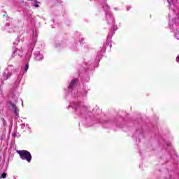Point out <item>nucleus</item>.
Returning a JSON list of instances; mask_svg holds the SVG:
<instances>
[{
  "label": "nucleus",
  "mask_w": 179,
  "mask_h": 179,
  "mask_svg": "<svg viewBox=\"0 0 179 179\" xmlns=\"http://www.w3.org/2000/svg\"><path fill=\"white\" fill-rule=\"evenodd\" d=\"M13 55H14V57L16 55H18L19 57H20V55H22V50L19 49H15V50L13 51Z\"/></svg>",
  "instance_id": "obj_5"
},
{
  "label": "nucleus",
  "mask_w": 179,
  "mask_h": 179,
  "mask_svg": "<svg viewBox=\"0 0 179 179\" xmlns=\"http://www.w3.org/2000/svg\"><path fill=\"white\" fill-rule=\"evenodd\" d=\"M43 58H44V57L43 56V55H41L40 53L36 54V61H41V59H43Z\"/></svg>",
  "instance_id": "obj_6"
},
{
  "label": "nucleus",
  "mask_w": 179,
  "mask_h": 179,
  "mask_svg": "<svg viewBox=\"0 0 179 179\" xmlns=\"http://www.w3.org/2000/svg\"><path fill=\"white\" fill-rule=\"evenodd\" d=\"M14 44H15L16 45H17L19 44V41H16L15 42H14Z\"/></svg>",
  "instance_id": "obj_9"
},
{
  "label": "nucleus",
  "mask_w": 179,
  "mask_h": 179,
  "mask_svg": "<svg viewBox=\"0 0 179 179\" xmlns=\"http://www.w3.org/2000/svg\"><path fill=\"white\" fill-rule=\"evenodd\" d=\"M13 72H15V68H13V66H9L1 78L2 80H7V79H9V77L12 76V73H13Z\"/></svg>",
  "instance_id": "obj_2"
},
{
  "label": "nucleus",
  "mask_w": 179,
  "mask_h": 179,
  "mask_svg": "<svg viewBox=\"0 0 179 179\" xmlns=\"http://www.w3.org/2000/svg\"><path fill=\"white\" fill-rule=\"evenodd\" d=\"M28 70H29V64H26L24 71H25V72H27Z\"/></svg>",
  "instance_id": "obj_8"
},
{
  "label": "nucleus",
  "mask_w": 179,
  "mask_h": 179,
  "mask_svg": "<svg viewBox=\"0 0 179 179\" xmlns=\"http://www.w3.org/2000/svg\"><path fill=\"white\" fill-rule=\"evenodd\" d=\"M35 7H36V8H38V4L35 3Z\"/></svg>",
  "instance_id": "obj_10"
},
{
  "label": "nucleus",
  "mask_w": 179,
  "mask_h": 179,
  "mask_svg": "<svg viewBox=\"0 0 179 179\" xmlns=\"http://www.w3.org/2000/svg\"><path fill=\"white\" fill-rule=\"evenodd\" d=\"M9 108H11L14 111L15 115H19V109L16 107V105L12 102L8 103Z\"/></svg>",
  "instance_id": "obj_3"
},
{
  "label": "nucleus",
  "mask_w": 179,
  "mask_h": 179,
  "mask_svg": "<svg viewBox=\"0 0 179 179\" xmlns=\"http://www.w3.org/2000/svg\"><path fill=\"white\" fill-rule=\"evenodd\" d=\"M0 93H1V90H0Z\"/></svg>",
  "instance_id": "obj_11"
},
{
  "label": "nucleus",
  "mask_w": 179,
  "mask_h": 179,
  "mask_svg": "<svg viewBox=\"0 0 179 179\" xmlns=\"http://www.w3.org/2000/svg\"><path fill=\"white\" fill-rule=\"evenodd\" d=\"M1 178H6V173H3L1 174Z\"/></svg>",
  "instance_id": "obj_7"
},
{
  "label": "nucleus",
  "mask_w": 179,
  "mask_h": 179,
  "mask_svg": "<svg viewBox=\"0 0 179 179\" xmlns=\"http://www.w3.org/2000/svg\"><path fill=\"white\" fill-rule=\"evenodd\" d=\"M17 152L22 160H27L28 163L31 161V154L27 150H17Z\"/></svg>",
  "instance_id": "obj_1"
},
{
  "label": "nucleus",
  "mask_w": 179,
  "mask_h": 179,
  "mask_svg": "<svg viewBox=\"0 0 179 179\" xmlns=\"http://www.w3.org/2000/svg\"><path fill=\"white\" fill-rule=\"evenodd\" d=\"M77 82H78L77 78L72 80L69 85V89H73V87H75V86H76Z\"/></svg>",
  "instance_id": "obj_4"
}]
</instances>
